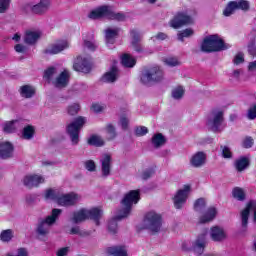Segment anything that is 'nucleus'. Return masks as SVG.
I'll return each mask as SVG.
<instances>
[{"instance_id":"obj_1","label":"nucleus","mask_w":256,"mask_h":256,"mask_svg":"<svg viewBox=\"0 0 256 256\" xmlns=\"http://www.w3.org/2000/svg\"><path fill=\"white\" fill-rule=\"evenodd\" d=\"M139 190H131L127 194H125L124 198L121 201L122 208L116 212V215L108 222V231L112 235H115L118 231L117 221H121V219H125V217H129L131 214V209H133V205H137L139 203L140 197Z\"/></svg>"},{"instance_id":"obj_2","label":"nucleus","mask_w":256,"mask_h":256,"mask_svg":"<svg viewBox=\"0 0 256 256\" xmlns=\"http://www.w3.org/2000/svg\"><path fill=\"white\" fill-rule=\"evenodd\" d=\"M103 217V209L101 207H93V208H81L72 213V217L70 221L72 223H83V221H87V219H91L95 222V225L99 227L101 222L99 219Z\"/></svg>"},{"instance_id":"obj_3","label":"nucleus","mask_w":256,"mask_h":256,"mask_svg":"<svg viewBox=\"0 0 256 256\" xmlns=\"http://www.w3.org/2000/svg\"><path fill=\"white\" fill-rule=\"evenodd\" d=\"M88 18L94 21L97 19H105V18L112 19L115 21H124L125 14L115 13L111 6L102 5L92 9L88 14Z\"/></svg>"},{"instance_id":"obj_4","label":"nucleus","mask_w":256,"mask_h":256,"mask_svg":"<svg viewBox=\"0 0 256 256\" xmlns=\"http://www.w3.org/2000/svg\"><path fill=\"white\" fill-rule=\"evenodd\" d=\"M201 49L205 53H213L215 51H226V49H231V45L225 43L219 35L214 34L204 38Z\"/></svg>"},{"instance_id":"obj_5","label":"nucleus","mask_w":256,"mask_h":256,"mask_svg":"<svg viewBox=\"0 0 256 256\" xmlns=\"http://www.w3.org/2000/svg\"><path fill=\"white\" fill-rule=\"evenodd\" d=\"M206 125L214 133H221L225 129V118H223V110L214 109L210 112Z\"/></svg>"},{"instance_id":"obj_6","label":"nucleus","mask_w":256,"mask_h":256,"mask_svg":"<svg viewBox=\"0 0 256 256\" xmlns=\"http://www.w3.org/2000/svg\"><path fill=\"white\" fill-rule=\"evenodd\" d=\"M161 225V215L151 211L146 214L142 224L138 225V229H148L152 233H159L161 231Z\"/></svg>"},{"instance_id":"obj_7","label":"nucleus","mask_w":256,"mask_h":256,"mask_svg":"<svg viewBox=\"0 0 256 256\" xmlns=\"http://www.w3.org/2000/svg\"><path fill=\"white\" fill-rule=\"evenodd\" d=\"M207 230H204L202 234H200L195 242H191V240H186L182 243L183 251H195L201 255L205 250V245H207Z\"/></svg>"},{"instance_id":"obj_8","label":"nucleus","mask_w":256,"mask_h":256,"mask_svg":"<svg viewBox=\"0 0 256 256\" xmlns=\"http://www.w3.org/2000/svg\"><path fill=\"white\" fill-rule=\"evenodd\" d=\"M63 213V210L59 208H54L52 209V212L50 215H48L40 224L38 225L37 228V233L38 235L45 236L49 233L51 229V225H54V223L59 219L61 214Z\"/></svg>"},{"instance_id":"obj_9","label":"nucleus","mask_w":256,"mask_h":256,"mask_svg":"<svg viewBox=\"0 0 256 256\" xmlns=\"http://www.w3.org/2000/svg\"><path fill=\"white\" fill-rule=\"evenodd\" d=\"M140 79L144 85L159 83L163 79V70L159 66L144 70Z\"/></svg>"},{"instance_id":"obj_10","label":"nucleus","mask_w":256,"mask_h":256,"mask_svg":"<svg viewBox=\"0 0 256 256\" xmlns=\"http://www.w3.org/2000/svg\"><path fill=\"white\" fill-rule=\"evenodd\" d=\"M85 123H87V119L80 116L67 126V133L70 135L73 145L79 143V131H81Z\"/></svg>"},{"instance_id":"obj_11","label":"nucleus","mask_w":256,"mask_h":256,"mask_svg":"<svg viewBox=\"0 0 256 256\" xmlns=\"http://www.w3.org/2000/svg\"><path fill=\"white\" fill-rule=\"evenodd\" d=\"M249 11V1L247 0H235L230 1L223 10L224 17H231L237 10Z\"/></svg>"},{"instance_id":"obj_12","label":"nucleus","mask_w":256,"mask_h":256,"mask_svg":"<svg viewBox=\"0 0 256 256\" xmlns=\"http://www.w3.org/2000/svg\"><path fill=\"white\" fill-rule=\"evenodd\" d=\"M189 193H191L190 185H184L182 189L177 191L174 196V207L176 209H181L187 203Z\"/></svg>"},{"instance_id":"obj_13","label":"nucleus","mask_w":256,"mask_h":256,"mask_svg":"<svg viewBox=\"0 0 256 256\" xmlns=\"http://www.w3.org/2000/svg\"><path fill=\"white\" fill-rule=\"evenodd\" d=\"M81 199V196L75 192H70L67 194H61L58 198V204L61 207H72L73 205H77L79 203V200Z\"/></svg>"},{"instance_id":"obj_14","label":"nucleus","mask_w":256,"mask_h":256,"mask_svg":"<svg viewBox=\"0 0 256 256\" xmlns=\"http://www.w3.org/2000/svg\"><path fill=\"white\" fill-rule=\"evenodd\" d=\"M73 69L80 73H89L91 71V58L78 56L74 61Z\"/></svg>"},{"instance_id":"obj_15","label":"nucleus","mask_w":256,"mask_h":256,"mask_svg":"<svg viewBox=\"0 0 256 256\" xmlns=\"http://www.w3.org/2000/svg\"><path fill=\"white\" fill-rule=\"evenodd\" d=\"M254 213V223H256V200H251L246 208L241 212V225L242 229H247L249 223V213Z\"/></svg>"},{"instance_id":"obj_16","label":"nucleus","mask_w":256,"mask_h":256,"mask_svg":"<svg viewBox=\"0 0 256 256\" xmlns=\"http://www.w3.org/2000/svg\"><path fill=\"white\" fill-rule=\"evenodd\" d=\"M190 23H193V18H191V16H188L185 13H178L170 21V27L173 29H179V27H183V25H190Z\"/></svg>"},{"instance_id":"obj_17","label":"nucleus","mask_w":256,"mask_h":256,"mask_svg":"<svg viewBox=\"0 0 256 256\" xmlns=\"http://www.w3.org/2000/svg\"><path fill=\"white\" fill-rule=\"evenodd\" d=\"M69 47V40H59L45 49L46 55H57Z\"/></svg>"},{"instance_id":"obj_18","label":"nucleus","mask_w":256,"mask_h":256,"mask_svg":"<svg viewBox=\"0 0 256 256\" xmlns=\"http://www.w3.org/2000/svg\"><path fill=\"white\" fill-rule=\"evenodd\" d=\"M210 239L216 243H221L227 239V231L221 226H212L209 231Z\"/></svg>"},{"instance_id":"obj_19","label":"nucleus","mask_w":256,"mask_h":256,"mask_svg":"<svg viewBox=\"0 0 256 256\" xmlns=\"http://www.w3.org/2000/svg\"><path fill=\"white\" fill-rule=\"evenodd\" d=\"M41 183H45V178L37 174L26 175L23 179V184L25 187H28V189H32V187H39Z\"/></svg>"},{"instance_id":"obj_20","label":"nucleus","mask_w":256,"mask_h":256,"mask_svg":"<svg viewBox=\"0 0 256 256\" xmlns=\"http://www.w3.org/2000/svg\"><path fill=\"white\" fill-rule=\"evenodd\" d=\"M205 163H207V154H205L204 152H196L190 158V165L195 169L203 167Z\"/></svg>"},{"instance_id":"obj_21","label":"nucleus","mask_w":256,"mask_h":256,"mask_svg":"<svg viewBox=\"0 0 256 256\" xmlns=\"http://www.w3.org/2000/svg\"><path fill=\"white\" fill-rule=\"evenodd\" d=\"M100 162H101L102 177H109V175L111 174V155L109 154L102 155Z\"/></svg>"},{"instance_id":"obj_22","label":"nucleus","mask_w":256,"mask_h":256,"mask_svg":"<svg viewBox=\"0 0 256 256\" xmlns=\"http://www.w3.org/2000/svg\"><path fill=\"white\" fill-rule=\"evenodd\" d=\"M217 217V208H208L199 218V223H211Z\"/></svg>"},{"instance_id":"obj_23","label":"nucleus","mask_w":256,"mask_h":256,"mask_svg":"<svg viewBox=\"0 0 256 256\" xmlns=\"http://www.w3.org/2000/svg\"><path fill=\"white\" fill-rule=\"evenodd\" d=\"M13 155V144L11 142L0 143V159H9Z\"/></svg>"},{"instance_id":"obj_24","label":"nucleus","mask_w":256,"mask_h":256,"mask_svg":"<svg viewBox=\"0 0 256 256\" xmlns=\"http://www.w3.org/2000/svg\"><path fill=\"white\" fill-rule=\"evenodd\" d=\"M117 77H119V70L117 66H112L110 71L102 76V81L104 83H114V81H117Z\"/></svg>"},{"instance_id":"obj_25","label":"nucleus","mask_w":256,"mask_h":256,"mask_svg":"<svg viewBox=\"0 0 256 256\" xmlns=\"http://www.w3.org/2000/svg\"><path fill=\"white\" fill-rule=\"evenodd\" d=\"M22 127L21 120H12L4 123L3 131L4 133H15L17 129H21Z\"/></svg>"},{"instance_id":"obj_26","label":"nucleus","mask_w":256,"mask_h":256,"mask_svg":"<svg viewBox=\"0 0 256 256\" xmlns=\"http://www.w3.org/2000/svg\"><path fill=\"white\" fill-rule=\"evenodd\" d=\"M117 35H119L118 28H107L105 30V39L108 47H111V45L115 43V39H117Z\"/></svg>"},{"instance_id":"obj_27","label":"nucleus","mask_w":256,"mask_h":256,"mask_svg":"<svg viewBox=\"0 0 256 256\" xmlns=\"http://www.w3.org/2000/svg\"><path fill=\"white\" fill-rule=\"evenodd\" d=\"M43 195H44V199L46 201H56V203H58L59 197L61 195V190L49 188L44 191Z\"/></svg>"},{"instance_id":"obj_28","label":"nucleus","mask_w":256,"mask_h":256,"mask_svg":"<svg viewBox=\"0 0 256 256\" xmlns=\"http://www.w3.org/2000/svg\"><path fill=\"white\" fill-rule=\"evenodd\" d=\"M69 83V71L64 70L53 82L55 87L61 88V87H67V84Z\"/></svg>"},{"instance_id":"obj_29","label":"nucleus","mask_w":256,"mask_h":256,"mask_svg":"<svg viewBox=\"0 0 256 256\" xmlns=\"http://www.w3.org/2000/svg\"><path fill=\"white\" fill-rule=\"evenodd\" d=\"M41 37L40 31H27L25 34L24 41L28 45H35L37 41H39V38Z\"/></svg>"},{"instance_id":"obj_30","label":"nucleus","mask_w":256,"mask_h":256,"mask_svg":"<svg viewBox=\"0 0 256 256\" xmlns=\"http://www.w3.org/2000/svg\"><path fill=\"white\" fill-rule=\"evenodd\" d=\"M106 253L113 256H127V248L125 246H112L107 248Z\"/></svg>"},{"instance_id":"obj_31","label":"nucleus","mask_w":256,"mask_h":256,"mask_svg":"<svg viewBox=\"0 0 256 256\" xmlns=\"http://www.w3.org/2000/svg\"><path fill=\"white\" fill-rule=\"evenodd\" d=\"M236 171L241 173V171H245L247 167H249V157L247 156H241L238 158L234 163Z\"/></svg>"},{"instance_id":"obj_32","label":"nucleus","mask_w":256,"mask_h":256,"mask_svg":"<svg viewBox=\"0 0 256 256\" xmlns=\"http://www.w3.org/2000/svg\"><path fill=\"white\" fill-rule=\"evenodd\" d=\"M84 47L89 51H95L97 49V42L93 38L92 34H84L83 35Z\"/></svg>"},{"instance_id":"obj_33","label":"nucleus","mask_w":256,"mask_h":256,"mask_svg":"<svg viewBox=\"0 0 256 256\" xmlns=\"http://www.w3.org/2000/svg\"><path fill=\"white\" fill-rule=\"evenodd\" d=\"M130 35L132 37V47H134V50L137 51V53H141V45L139 44V41H141V33L137 30H132L130 32Z\"/></svg>"},{"instance_id":"obj_34","label":"nucleus","mask_w":256,"mask_h":256,"mask_svg":"<svg viewBox=\"0 0 256 256\" xmlns=\"http://www.w3.org/2000/svg\"><path fill=\"white\" fill-rule=\"evenodd\" d=\"M49 9V1L48 0H42L40 3L34 5L32 7V11L36 15H41V13H45Z\"/></svg>"},{"instance_id":"obj_35","label":"nucleus","mask_w":256,"mask_h":256,"mask_svg":"<svg viewBox=\"0 0 256 256\" xmlns=\"http://www.w3.org/2000/svg\"><path fill=\"white\" fill-rule=\"evenodd\" d=\"M21 97L25 99H31L35 95V87L31 85H24L20 88Z\"/></svg>"},{"instance_id":"obj_36","label":"nucleus","mask_w":256,"mask_h":256,"mask_svg":"<svg viewBox=\"0 0 256 256\" xmlns=\"http://www.w3.org/2000/svg\"><path fill=\"white\" fill-rule=\"evenodd\" d=\"M121 63L123 65V67H135V63H137V61L135 60V58H133V56L129 55V54H124L121 57Z\"/></svg>"},{"instance_id":"obj_37","label":"nucleus","mask_w":256,"mask_h":256,"mask_svg":"<svg viewBox=\"0 0 256 256\" xmlns=\"http://www.w3.org/2000/svg\"><path fill=\"white\" fill-rule=\"evenodd\" d=\"M232 197H234V199H236L237 201H245V190L240 187H235L232 190Z\"/></svg>"},{"instance_id":"obj_38","label":"nucleus","mask_w":256,"mask_h":256,"mask_svg":"<svg viewBox=\"0 0 256 256\" xmlns=\"http://www.w3.org/2000/svg\"><path fill=\"white\" fill-rule=\"evenodd\" d=\"M15 236V232L11 229L3 230L0 233V240H2L3 243H9L11 239Z\"/></svg>"},{"instance_id":"obj_39","label":"nucleus","mask_w":256,"mask_h":256,"mask_svg":"<svg viewBox=\"0 0 256 256\" xmlns=\"http://www.w3.org/2000/svg\"><path fill=\"white\" fill-rule=\"evenodd\" d=\"M152 145H154V147H161L165 145V136L161 133L155 134L152 137Z\"/></svg>"},{"instance_id":"obj_40","label":"nucleus","mask_w":256,"mask_h":256,"mask_svg":"<svg viewBox=\"0 0 256 256\" xmlns=\"http://www.w3.org/2000/svg\"><path fill=\"white\" fill-rule=\"evenodd\" d=\"M89 145H94V147H101L104 145L103 138L97 135H93L88 139Z\"/></svg>"},{"instance_id":"obj_41","label":"nucleus","mask_w":256,"mask_h":256,"mask_svg":"<svg viewBox=\"0 0 256 256\" xmlns=\"http://www.w3.org/2000/svg\"><path fill=\"white\" fill-rule=\"evenodd\" d=\"M35 135V127L28 125L23 129L22 137L23 139H32Z\"/></svg>"},{"instance_id":"obj_42","label":"nucleus","mask_w":256,"mask_h":256,"mask_svg":"<svg viewBox=\"0 0 256 256\" xmlns=\"http://www.w3.org/2000/svg\"><path fill=\"white\" fill-rule=\"evenodd\" d=\"M55 75H57V68L49 67L44 72V79H46V81L51 82L53 81V78L55 77Z\"/></svg>"},{"instance_id":"obj_43","label":"nucleus","mask_w":256,"mask_h":256,"mask_svg":"<svg viewBox=\"0 0 256 256\" xmlns=\"http://www.w3.org/2000/svg\"><path fill=\"white\" fill-rule=\"evenodd\" d=\"M107 133V139H115L117 137V132L115 131V126L113 124H108L105 128Z\"/></svg>"},{"instance_id":"obj_44","label":"nucleus","mask_w":256,"mask_h":256,"mask_svg":"<svg viewBox=\"0 0 256 256\" xmlns=\"http://www.w3.org/2000/svg\"><path fill=\"white\" fill-rule=\"evenodd\" d=\"M185 95V89L183 86H178L172 90L173 99H181Z\"/></svg>"},{"instance_id":"obj_45","label":"nucleus","mask_w":256,"mask_h":256,"mask_svg":"<svg viewBox=\"0 0 256 256\" xmlns=\"http://www.w3.org/2000/svg\"><path fill=\"white\" fill-rule=\"evenodd\" d=\"M195 32L191 28H187L182 32L178 33V41H184L187 37H192Z\"/></svg>"},{"instance_id":"obj_46","label":"nucleus","mask_w":256,"mask_h":256,"mask_svg":"<svg viewBox=\"0 0 256 256\" xmlns=\"http://www.w3.org/2000/svg\"><path fill=\"white\" fill-rule=\"evenodd\" d=\"M205 205H207V202L204 198H199L194 203V209L195 211L201 212L205 209Z\"/></svg>"},{"instance_id":"obj_47","label":"nucleus","mask_w":256,"mask_h":256,"mask_svg":"<svg viewBox=\"0 0 256 256\" xmlns=\"http://www.w3.org/2000/svg\"><path fill=\"white\" fill-rule=\"evenodd\" d=\"M164 63L168 65V67H177L179 60L175 57H168L164 59Z\"/></svg>"},{"instance_id":"obj_48","label":"nucleus","mask_w":256,"mask_h":256,"mask_svg":"<svg viewBox=\"0 0 256 256\" xmlns=\"http://www.w3.org/2000/svg\"><path fill=\"white\" fill-rule=\"evenodd\" d=\"M234 65H241L245 61V55L242 52H238L234 57Z\"/></svg>"},{"instance_id":"obj_49","label":"nucleus","mask_w":256,"mask_h":256,"mask_svg":"<svg viewBox=\"0 0 256 256\" xmlns=\"http://www.w3.org/2000/svg\"><path fill=\"white\" fill-rule=\"evenodd\" d=\"M79 109H81L79 104H72L68 107V114L69 115H77V113H79Z\"/></svg>"},{"instance_id":"obj_50","label":"nucleus","mask_w":256,"mask_h":256,"mask_svg":"<svg viewBox=\"0 0 256 256\" xmlns=\"http://www.w3.org/2000/svg\"><path fill=\"white\" fill-rule=\"evenodd\" d=\"M11 0H0V13H5L9 9Z\"/></svg>"},{"instance_id":"obj_51","label":"nucleus","mask_w":256,"mask_h":256,"mask_svg":"<svg viewBox=\"0 0 256 256\" xmlns=\"http://www.w3.org/2000/svg\"><path fill=\"white\" fill-rule=\"evenodd\" d=\"M104 109L105 105L99 103H94L91 106V111H93L94 113H101V111H103Z\"/></svg>"},{"instance_id":"obj_52","label":"nucleus","mask_w":256,"mask_h":256,"mask_svg":"<svg viewBox=\"0 0 256 256\" xmlns=\"http://www.w3.org/2000/svg\"><path fill=\"white\" fill-rule=\"evenodd\" d=\"M222 156L224 157V159H231V157H232L231 149L227 146H223L222 147Z\"/></svg>"},{"instance_id":"obj_53","label":"nucleus","mask_w":256,"mask_h":256,"mask_svg":"<svg viewBox=\"0 0 256 256\" xmlns=\"http://www.w3.org/2000/svg\"><path fill=\"white\" fill-rule=\"evenodd\" d=\"M147 133H148V130H147V127L145 126H140L135 129V134L138 135L139 137L143 135H147Z\"/></svg>"},{"instance_id":"obj_54","label":"nucleus","mask_w":256,"mask_h":256,"mask_svg":"<svg viewBox=\"0 0 256 256\" xmlns=\"http://www.w3.org/2000/svg\"><path fill=\"white\" fill-rule=\"evenodd\" d=\"M96 168L97 166L93 160H87L85 162V169H87V171H95Z\"/></svg>"},{"instance_id":"obj_55","label":"nucleus","mask_w":256,"mask_h":256,"mask_svg":"<svg viewBox=\"0 0 256 256\" xmlns=\"http://www.w3.org/2000/svg\"><path fill=\"white\" fill-rule=\"evenodd\" d=\"M253 143V138L246 137L243 141V147H245V149H250V147H253Z\"/></svg>"},{"instance_id":"obj_56","label":"nucleus","mask_w":256,"mask_h":256,"mask_svg":"<svg viewBox=\"0 0 256 256\" xmlns=\"http://www.w3.org/2000/svg\"><path fill=\"white\" fill-rule=\"evenodd\" d=\"M14 49L16 53H25L27 51V47H25L23 44H16Z\"/></svg>"},{"instance_id":"obj_57","label":"nucleus","mask_w":256,"mask_h":256,"mask_svg":"<svg viewBox=\"0 0 256 256\" xmlns=\"http://www.w3.org/2000/svg\"><path fill=\"white\" fill-rule=\"evenodd\" d=\"M120 125L122 129H127L129 125V119H127V117L125 116L120 117Z\"/></svg>"},{"instance_id":"obj_58","label":"nucleus","mask_w":256,"mask_h":256,"mask_svg":"<svg viewBox=\"0 0 256 256\" xmlns=\"http://www.w3.org/2000/svg\"><path fill=\"white\" fill-rule=\"evenodd\" d=\"M248 119H256V105L249 109Z\"/></svg>"},{"instance_id":"obj_59","label":"nucleus","mask_w":256,"mask_h":256,"mask_svg":"<svg viewBox=\"0 0 256 256\" xmlns=\"http://www.w3.org/2000/svg\"><path fill=\"white\" fill-rule=\"evenodd\" d=\"M154 171L153 169H148V170H145L142 175H141V178L142 179H149V177H151L153 175Z\"/></svg>"},{"instance_id":"obj_60","label":"nucleus","mask_w":256,"mask_h":256,"mask_svg":"<svg viewBox=\"0 0 256 256\" xmlns=\"http://www.w3.org/2000/svg\"><path fill=\"white\" fill-rule=\"evenodd\" d=\"M248 71H250V73H253L254 75H256V60L249 63Z\"/></svg>"},{"instance_id":"obj_61","label":"nucleus","mask_w":256,"mask_h":256,"mask_svg":"<svg viewBox=\"0 0 256 256\" xmlns=\"http://www.w3.org/2000/svg\"><path fill=\"white\" fill-rule=\"evenodd\" d=\"M242 76H243V70H234L232 73V77L237 80L241 79Z\"/></svg>"},{"instance_id":"obj_62","label":"nucleus","mask_w":256,"mask_h":256,"mask_svg":"<svg viewBox=\"0 0 256 256\" xmlns=\"http://www.w3.org/2000/svg\"><path fill=\"white\" fill-rule=\"evenodd\" d=\"M67 253H69V247H64L57 251V256H66Z\"/></svg>"},{"instance_id":"obj_63","label":"nucleus","mask_w":256,"mask_h":256,"mask_svg":"<svg viewBox=\"0 0 256 256\" xmlns=\"http://www.w3.org/2000/svg\"><path fill=\"white\" fill-rule=\"evenodd\" d=\"M153 39H158L160 41H165V39H167V34H165L163 32H160L155 37H153Z\"/></svg>"},{"instance_id":"obj_64","label":"nucleus","mask_w":256,"mask_h":256,"mask_svg":"<svg viewBox=\"0 0 256 256\" xmlns=\"http://www.w3.org/2000/svg\"><path fill=\"white\" fill-rule=\"evenodd\" d=\"M248 52L250 53V55H255V53H256L255 44H250V45L248 46Z\"/></svg>"}]
</instances>
